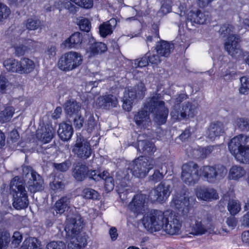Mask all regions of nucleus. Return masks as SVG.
<instances>
[{
  "instance_id": "obj_1",
  "label": "nucleus",
  "mask_w": 249,
  "mask_h": 249,
  "mask_svg": "<svg viewBox=\"0 0 249 249\" xmlns=\"http://www.w3.org/2000/svg\"><path fill=\"white\" fill-rule=\"evenodd\" d=\"M153 113L154 120L159 124H164L168 114V109L164 106L160 94L156 93L147 99L143 108L134 115L135 123L140 127L146 128L151 124L149 113Z\"/></svg>"
},
{
  "instance_id": "obj_2",
  "label": "nucleus",
  "mask_w": 249,
  "mask_h": 249,
  "mask_svg": "<svg viewBox=\"0 0 249 249\" xmlns=\"http://www.w3.org/2000/svg\"><path fill=\"white\" fill-rule=\"evenodd\" d=\"M155 161L153 160H148L142 157L130 163L128 167L125 171H119L116 175V183L117 184L118 193L120 197L122 194L127 189L126 181L130 178L135 176L137 178H142L146 176L150 170L153 168Z\"/></svg>"
},
{
  "instance_id": "obj_3",
  "label": "nucleus",
  "mask_w": 249,
  "mask_h": 249,
  "mask_svg": "<svg viewBox=\"0 0 249 249\" xmlns=\"http://www.w3.org/2000/svg\"><path fill=\"white\" fill-rule=\"evenodd\" d=\"M219 33L223 38L226 37L224 42V49L232 57H236L240 54L242 51L239 43L241 41V36L236 34L234 27L230 24H222Z\"/></svg>"
},
{
  "instance_id": "obj_4",
  "label": "nucleus",
  "mask_w": 249,
  "mask_h": 249,
  "mask_svg": "<svg viewBox=\"0 0 249 249\" xmlns=\"http://www.w3.org/2000/svg\"><path fill=\"white\" fill-rule=\"evenodd\" d=\"M185 221L189 223L191 228V233L196 235H201L206 233L211 227L212 218L208 212L202 210L194 215L189 213L185 217Z\"/></svg>"
},
{
  "instance_id": "obj_5",
  "label": "nucleus",
  "mask_w": 249,
  "mask_h": 249,
  "mask_svg": "<svg viewBox=\"0 0 249 249\" xmlns=\"http://www.w3.org/2000/svg\"><path fill=\"white\" fill-rule=\"evenodd\" d=\"M10 188L13 197V207L17 210L27 208L29 204L27 191L19 177L16 176L13 178L10 183Z\"/></svg>"
},
{
  "instance_id": "obj_6",
  "label": "nucleus",
  "mask_w": 249,
  "mask_h": 249,
  "mask_svg": "<svg viewBox=\"0 0 249 249\" xmlns=\"http://www.w3.org/2000/svg\"><path fill=\"white\" fill-rule=\"evenodd\" d=\"M166 214L161 211L154 210L144 215L142 219L144 227L151 232L160 231L161 229L164 230Z\"/></svg>"
},
{
  "instance_id": "obj_7",
  "label": "nucleus",
  "mask_w": 249,
  "mask_h": 249,
  "mask_svg": "<svg viewBox=\"0 0 249 249\" xmlns=\"http://www.w3.org/2000/svg\"><path fill=\"white\" fill-rule=\"evenodd\" d=\"M227 173V170L223 165H205L200 168L199 176L209 183H215L222 179Z\"/></svg>"
},
{
  "instance_id": "obj_8",
  "label": "nucleus",
  "mask_w": 249,
  "mask_h": 249,
  "mask_svg": "<svg viewBox=\"0 0 249 249\" xmlns=\"http://www.w3.org/2000/svg\"><path fill=\"white\" fill-rule=\"evenodd\" d=\"M70 197L63 196L56 201L53 206L49 209L46 213V225L51 227L56 218L61 215L70 207Z\"/></svg>"
},
{
  "instance_id": "obj_9",
  "label": "nucleus",
  "mask_w": 249,
  "mask_h": 249,
  "mask_svg": "<svg viewBox=\"0 0 249 249\" xmlns=\"http://www.w3.org/2000/svg\"><path fill=\"white\" fill-rule=\"evenodd\" d=\"M82 61L83 58L80 53L71 51L62 55L59 59L57 66L61 71H68L79 66Z\"/></svg>"
},
{
  "instance_id": "obj_10",
  "label": "nucleus",
  "mask_w": 249,
  "mask_h": 249,
  "mask_svg": "<svg viewBox=\"0 0 249 249\" xmlns=\"http://www.w3.org/2000/svg\"><path fill=\"white\" fill-rule=\"evenodd\" d=\"M199 178L198 166L196 163L190 162L182 165L181 179L183 182L193 185L197 182Z\"/></svg>"
},
{
  "instance_id": "obj_11",
  "label": "nucleus",
  "mask_w": 249,
  "mask_h": 249,
  "mask_svg": "<svg viewBox=\"0 0 249 249\" xmlns=\"http://www.w3.org/2000/svg\"><path fill=\"white\" fill-rule=\"evenodd\" d=\"M72 152L78 158L86 160L90 156L92 150L89 142L86 139L83 137H77Z\"/></svg>"
},
{
  "instance_id": "obj_12",
  "label": "nucleus",
  "mask_w": 249,
  "mask_h": 249,
  "mask_svg": "<svg viewBox=\"0 0 249 249\" xmlns=\"http://www.w3.org/2000/svg\"><path fill=\"white\" fill-rule=\"evenodd\" d=\"M164 231L171 235H178L181 233L182 221L179 216L173 213L166 214Z\"/></svg>"
},
{
  "instance_id": "obj_13",
  "label": "nucleus",
  "mask_w": 249,
  "mask_h": 249,
  "mask_svg": "<svg viewBox=\"0 0 249 249\" xmlns=\"http://www.w3.org/2000/svg\"><path fill=\"white\" fill-rule=\"evenodd\" d=\"M148 198L147 196L138 194L134 196L128 205L129 209L137 215L143 214L147 209Z\"/></svg>"
},
{
  "instance_id": "obj_14",
  "label": "nucleus",
  "mask_w": 249,
  "mask_h": 249,
  "mask_svg": "<svg viewBox=\"0 0 249 249\" xmlns=\"http://www.w3.org/2000/svg\"><path fill=\"white\" fill-rule=\"evenodd\" d=\"M82 228L83 220L80 215H75L70 218L68 219L64 229L66 238L75 237L79 233Z\"/></svg>"
},
{
  "instance_id": "obj_15",
  "label": "nucleus",
  "mask_w": 249,
  "mask_h": 249,
  "mask_svg": "<svg viewBox=\"0 0 249 249\" xmlns=\"http://www.w3.org/2000/svg\"><path fill=\"white\" fill-rule=\"evenodd\" d=\"M170 193V185L161 182L150 191L149 197L152 202H162L167 199Z\"/></svg>"
},
{
  "instance_id": "obj_16",
  "label": "nucleus",
  "mask_w": 249,
  "mask_h": 249,
  "mask_svg": "<svg viewBox=\"0 0 249 249\" xmlns=\"http://www.w3.org/2000/svg\"><path fill=\"white\" fill-rule=\"evenodd\" d=\"M195 109L194 105L187 102L182 105L181 109L180 107L173 106L170 114L174 119H184L187 116L193 117L195 114Z\"/></svg>"
},
{
  "instance_id": "obj_17",
  "label": "nucleus",
  "mask_w": 249,
  "mask_h": 249,
  "mask_svg": "<svg viewBox=\"0 0 249 249\" xmlns=\"http://www.w3.org/2000/svg\"><path fill=\"white\" fill-rule=\"evenodd\" d=\"M25 188L31 193L41 191L44 189V180L38 174L33 176L26 182H23Z\"/></svg>"
},
{
  "instance_id": "obj_18",
  "label": "nucleus",
  "mask_w": 249,
  "mask_h": 249,
  "mask_svg": "<svg viewBox=\"0 0 249 249\" xmlns=\"http://www.w3.org/2000/svg\"><path fill=\"white\" fill-rule=\"evenodd\" d=\"M145 91L146 89L144 83L141 82L135 87H130L125 89L124 97L134 101L136 98L142 99Z\"/></svg>"
},
{
  "instance_id": "obj_19",
  "label": "nucleus",
  "mask_w": 249,
  "mask_h": 249,
  "mask_svg": "<svg viewBox=\"0 0 249 249\" xmlns=\"http://www.w3.org/2000/svg\"><path fill=\"white\" fill-rule=\"evenodd\" d=\"M96 104L100 108L108 110L117 107L118 101L115 95L108 94L99 97L96 100Z\"/></svg>"
},
{
  "instance_id": "obj_20",
  "label": "nucleus",
  "mask_w": 249,
  "mask_h": 249,
  "mask_svg": "<svg viewBox=\"0 0 249 249\" xmlns=\"http://www.w3.org/2000/svg\"><path fill=\"white\" fill-rule=\"evenodd\" d=\"M172 203L175 208L182 214L184 219L189 216L190 202L188 197L180 196L173 198Z\"/></svg>"
},
{
  "instance_id": "obj_21",
  "label": "nucleus",
  "mask_w": 249,
  "mask_h": 249,
  "mask_svg": "<svg viewBox=\"0 0 249 249\" xmlns=\"http://www.w3.org/2000/svg\"><path fill=\"white\" fill-rule=\"evenodd\" d=\"M246 138H249V136L239 135L231 139L228 143L229 150L234 158L243 147Z\"/></svg>"
},
{
  "instance_id": "obj_22",
  "label": "nucleus",
  "mask_w": 249,
  "mask_h": 249,
  "mask_svg": "<svg viewBox=\"0 0 249 249\" xmlns=\"http://www.w3.org/2000/svg\"><path fill=\"white\" fill-rule=\"evenodd\" d=\"M88 167L81 162L73 165L72 176L77 181H82L87 178Z\"/></svg>"
},
{
  "instance_id": "obj_23",
  "label": "nucleus",
  "mask_w": 249,
  "mask_h": 249,
  "mask_svg": "<svg viewBox=\"0 0 249 249\" xmlns=\"http://www.w3.org/2000/svg\"><path fill=\"white\" fill-rule=\"evenodd\" d=\"M209 17L207 12H202L200 10L196 12H190L188 16L187 23H196L197 24H203L206 23L209 20Z\"/></svg>"
},
{
  "instance_id": "obj_24",
  "label": "nucleus",
  "mask_w": 249,
  "mask_h": 249,
  "mask_svg": "<svg viewBox=\"0 0 249 249\" xmlns=\"http://www.w3.org/2000/svg\"><path fill=\"white\" fill-rule=\"evenodd\" d=\"M54 134V130L52 126L47 124L44 128L38 130L36 133L37 138L44 143L50 142Z\"/></svg>"
},
{
  "instance_id": "obj_25",
  "label": "nucleus",
  "mask_w": 249,
  "mask_h": 249,
  "mask_svg": "<svg viewBox=\"0 0 249 249\" xmlns=\"http://www.w3.org/2000/svg\"><path fill=\"white\" fill-rule=\"evenodd\" d=\"M174 44L163 40L158 41L155 49L158 54L161 56L168 57L174 49Z\"/></svg>"
},
{
  "instance_id": "obj_26",
  "label": "nucleus",
  "mask_w": 249,
  "mask_h": 249,
  "mask_svg": "<svg viewBox=\"0 0 249 249\" xmlns=\"http://www.w3.org/2000/svg\"><path fill=\"white\" fill-rule=\"evenodd\" d=\"M225 132V127L223 123L216 121L212 123L208 129V138L213 141L217 137L221 135Z\"/></svg>"
},
{
  "instance_id": "obj_27",
  "label": "nucleus",
  "mask_w": 249,
  "mask_h": 249,
  "mask_svg": "<svg viewBox=\"0 0 249 249\" xmlns=\"http://www.w3.org/2000/svg\"><path fill=\"white\" fill-rule=\"evenodd\" d=\"M138 138L137 150L144 155H151L155 152L156 148L154 144L148 140H141Z\"/></svg>"
},
{
  "instance_id": "obj_28",
  "label": "nucleus",
  "mask_w": 249,
  "mask_h": 249,
  "mask_svg": "<svg viewBox=\"0 0 249 249\" xmlns=\"http://www.w3.org/2000/svg\"><path fill=\"white\" fill-rule=\"evenodd\" d=\"M73 133L71 125L66 123H62L59 124L57 133L61 140L68 141L71 139Z\"/></svg>"
},
{
  "instance_id": "obj_29",
  "label": "nucleus",
  "mask_w": 249,
  "mask_h": 249,
  "mask_svg": "<svg viewBox=\"0 0 249 249\" xmlns=\"http://www.w3.org/2000/svg\"><path fill=\"white\" fill-rule=\"evenodd\" d=\"M65 111L69 117L78 115L81 109V105L74 99L67 101L64 105Z\"/></svg>"
},
{
  "instance_id": "obj_30",
  "label": "nucleus",
  "mask_w": 249,
  "mask_h": 249,
  "mask_svg": "<svg viewBox=\"0 0 249 249\" xmlns=\"http://www.w3.org/2000/svg\"><path fill=\"white\" fill-rule=\"evenodd\" d=\"M83 41V36L79 32L71 35L63 43L64 46L69 48H78L80 47Z\"/></svg>"
},
{
  "instance_id": "obj_31",
  "label": "nucleus",
  "mask_w": 249,
  "mask_h": 249,
  "mask_svg": "<svg viewBox=\"0 0 249 249\" xmlns=\"http://www.w3.org/2000/svg\"><path fill=\"white\" fill-rule=\"evenodd\" d=\"M197 196L198 198L205 201H211L218 198L216 190L213 188L200 189L197 192Z\"/></svg>"
},
{
  "instance_id": "obj_32",
  "label": "nucleus",
  "mask_w": 249,
  "mask_h": 249,
  "mask_svg": "<svg viewBox=\"0 0 249 249\" xmlns=\"http://www.w3.org/2000/svg\"><path fill=\"white\" fill-rule=\"evenodd\" d=\"M243 147L235 156V159L239 162L249 164V138H246Z\"/></svg>"
},
{
  "instance_id": "obj_33",
  "label": "nucleus",
  "mask_w": 249,
  "mask_h": 249,
  "mask_svg": "<svg viewBox=\"0 0 249 249\" xmlns=\"http://www.w3.org/2000/svg\"><path fill=\"white\" fill-rule=\"evenodd\" d=\"M117 24L115 18H111L109 21L104 22L99 26V33L101 36L106 37L112 33L113 29Z\"/></svg>"
},
{
  "instance_id": "obj_34",
  "label": "nucleus",
  "mask_w": 249,
  "mask_h": 249,
  "mask_svg": "<svg viewBox=\"0 0 249 249\" xmlns=\"http://www.w3.org/2000/svg\"><path fill=\"white\" fill-rule=\"evenodd\" d=\"M23 25L28 30H36L42 29L43 22L36 17H32L25 20Z\"/></svg>"
},
{
  "instance_id": "obj_35",
  "label": "nucleus",
  "mask_w": 249,
  "mask_h": 249,
  "mask_svg": "<svg viewBox=\"0 0 249 249\" xmlns=\"http://www.w3.org/2000/svg\"><path fill=\"white\" fill-rule=\"evenodd\" d=\"M245 174L246 171L243 167L240 165H233L230 170L229 178L230 179L238 180Z\"/></svg>"
},
{
  "instance_id": "obj_36",
  "label": "nucleus",
  "mask_w": 249,
  "mask_h": 249,
  "mask_svg": "<svg viewBox=\"0 0 249 249\" xmlns=\"http://www.w3.org/2000/svg\"><path fill=\"white\" fill-rule=\"evenodd\" d=\"M89 50L91 55H95L107 51V46L103 42H94L89 45Z\"/></svg>"
},
{
  "instance_id": "obj_37",
  "label": "nucleus",
  "mask_w": 249,
  "mask_h": 249,
  "mask_svg": "<svg viewBox=\"0 0 249 249\" xmlns=\"http://www.w3.org/2000/svg\"><path fill=\"white\" fill-rule=\"evenodd\" d=\"M4 67L8 71L20 73V61L13 58L5 60L3 63Z\"/></svg>"
},
{
  "instance_id": "obj_38",
  "label": "nucleus",
  "mask_w": 249,
  "mask_h": 249,
  "mask_svg": "<svg viewBox=\"0 0 249 249\" xmlns=\"http://www.w3.org/2000/svg\"><path fill=\"white\" fill-rule=\"evenodd\" d=\"M20 73H29L31 72L35 68L34 62L27 58H23L20 61Z\"/></svg>"
},
{
  "instance_id": "obj_39",
  "label": "nucleus",
  "mask_w": 249,
  "mask_h": 249,
  "mask_svg": "<svg viewBox=\"0 0 249 249\" xmlns=\"http://www.w3.org/2000/svg\"><path fill=\"white\" fill-rule=\"evenodd\" d=\"M104 180L105 188L107 192L112 191L114 187V181L113 177L109 176L107 172H103L101 179Z\"/></svg>"
},
{
  "instance_id": "obj_40",
  "label": "nucleus",
  "mask_w": 249,
  "mask_h": 249,
  "mask_svg": "<svg viewBox=\"0 0 249 249\" xmlns=\"http://www.w3.org/2000/svg\"><path fill=\"white\" fill-rule=\"evenodd\" d=\"M227 208L230 213L234 215L240 211L241 205L238 200L231 199L228 202Z\"/></svg>"
},
{
  "instance_id": "obj_41",
  "label": "nucleus",
  "mask_w": 249,
  "mask_h": 249,
  "mask_svg": "<svg viewBox=\"0 0 249 249\" xmlns=\"http://www.w3.org/2000/svg\"><path fill=\"white\" fill-rule=\"evenodd\" d=\"M71 165V162L70 160H66L61 163H53V167L58 172H66Z\"/></svg>"
},
{
  "instance_id": "obj_42",
  "label": "nucleus",
  "mask_w": 249,
  "mask_h": 249,
  "mask_svg": "<svg viewBox=\"0 0 249 249\" xmlns=\"http://www.w3.org/2000/svg\"><path fill=\"white\" fill-rule=\"evenodd\" d=\"M77 24L81 31L89 32L91 28V23L89 20L84 17H79L77 18Z\"/></svg>"
},
{
  "instance_id": "obj_43",
  "label": "nucleus",
  "mask_w": 249,
  "mask_h": 249,
  "mask_svg": "<svg viewBox=\"0 0 249 249\" xmlns=\"http://www.w3.org/2000/svg\"><path fill=\"white\" fill-rule=\"evenodd\" d=\"M83 197L89 199H98L100 196L99 193L95 190L87 188L84 189L82 194Z\"/></svg>"
},
{
  "instance_id": "obj_44",
  "label": "nucleus",
  "mask_w": 249,
  "mask_h": 249,
  "mask_svg": "<svg viewBox=\"0 0 249 249\" xmlns=\"http://www.w3.org/2000/svg\"><path fill=\"white\" fill-rule=\"evenodd\" d=\"M22 168L23 182H26L30 178L38 174L29 166L23 165Z\"/></svg>"
},
{
  "instance_id": "obj_45",
  "label": "nucleus",
  "mask_w": 249,
  "mask_h": 249,
  "mask_svg": "<svg viewBox=\"0 0 249 249\" xmlns=\"http://www.w3.org/2000/svg\"><path fill=\"white\" fill-rule=\"evenodd\" d=\"M15 109L13 107H6L0 114V117L3 122L9 121L14 113Z\"/></svg>"
},
{
  "instance_id": "obj_46",
  "label": "nucleus",
  "mask_w": 249,
  "mask_h": 249,
  "mask_svg": "<svg viewBox=\"0 0 249 249\" xmlns=\"http://www.w3.org/2000/svg\"><path fill=\"white\" fill-rule=\"evenodd\" d=\"M241 87L239 89V92L246 94L249 90V76H243L240 78Z\"/></svg>"
},
{
  "instance_id": "obj_47",
  "label": "nucleus",
  "mask_w": 249,
  "mask_h": 249,
  "mask_svg": "<svg viewBox=\"0 0 249 249\" xmlns=\"http://www.w3.org/2000/svg\"><path fill=\"white\" fill-rule=\"evenodd\" d=\"M236 124L238 127L242 131L249 130V120L247 118H239L236 121Z\"/></svg>"
},
{
  "instance_id": "obj_48",
  "label": "nucleus",
  "mask_w": 249,
  "mask_h": 249,
  "mask_svg": "<svg viewBox=\"0 0 249 249\" xmlns=\"http://www.w3.org/2000/svg\"><path fill=\"white\" fill-rule=\"evenodd\" d=\"M87 130L88 132L91 133L94 129L97 128V123L95 121L94 117L89 115L86 124Z\"/></svg>"
},
{
  "instance_id": "obj_49",
  "label": "nucleus",
  "mask_w": 249,
  "mask_h": 249,
  "mask_svg": "<svg viewBox=\"0 0 249 249\" xmlns=\"http://www.w3.org/2000/svg\"><path fill=\"white\" fill-rule=\"evenodd\" d=\"M10 234L6 231H0V249H2L9 243Z\"/></svg>"
},
{
  "instance_id": "obj_50",
  "label": "nucleus",
  "mask_w": 249,
  "mask_h": 249,
  "mask_svg": "<svg viewBox=\"0 0 249 249\" xmlns=\"http://www.w3.org/2000/svg\"><path fill=\"white\" fill-rule=\"evenodd\" d=\"M11 86V83L5 76L0 75V94L6 93L7 89Z\"/></svg>"
},
{
  "instance_id": "obj_51",
  "label": "nucleus",
  "mask_w": 249,
  "mask_h": 249,
  "mask_svg": "<svg viewBox=\"0 0 249 249\" xmlns=\"http://www.w3.org/2000/svg\"><path fill=\"white\" fill-rule=\"evenodd\" d=\"M37 248L35 239L33 238L26 239L23 242L21 249H34Z\"/></svg>"
},
{
  "instance_id": "obj_52",
  "label": "nucleus",
  "mask_w": 249,
  "mask_h": 249,
  "mask_svg": "<svg viewBox=\"0 0 249 249\" xmlns=\"http://www.w3.org/2000/svg\"><path fill=\"white\" fill-rule=\"evenodd\" d=\"M46 249H66V246L62 241H52L46 245Z\"/></svg>"
},
{
  "instance_id": "obj_53",
  "label": "nucleus",
  "mask_w": 249,
  "mask_h": 249,
  "mask_svg": "<svg viewBox=\"0 0 249 249\" xmlns=\"http://www.w3.org/2000/svg\"><path fill=\"white\" fill-rule=\"evenodd\" d=\"M148 59L145 55L140 59L134 60V62L132 63V67L135 69L142 68L146 66L148 64Z\"/></svg>"
},
{
  "instance_id": "obj_54",
  "label": "nucleus",
  "mask_w": 249,
  "mask_h": 249,
  "mask_svg": "<svg viewBox=\"0 0 249 249\" xmlns=\"http://www.w3.org/2000/svg\"><path fill=\"white\" fill-rule=\"evenodd\" d=\"M11 13V11L5 4L0 2V20L7 18Z\"/></svg>"
},
{
  "instance_id": "obj_55",
  "label": "nucleus",
  "mask_w": 249,
  "mask_h": 249,
  "mask_svg": "<svg viewBox=\"0 0 249 249\" xmlns=\"http://www.w3.org/2000/svg\"><path fill=\"white\" fill-rule=\"evenodd\" d=\"M50 187L53 191H61L64 188V184L57 178H54L53 181L50 183Z\"/></svg>"
},
{
  "instance_id": "obj_56",
  "label": "nucleus",
  "mask_w": 249,
  "mask_h": 249,
  "mask_svg": "<svg viewBox=\"0 0 249 249\" xmlns=\"http://www.w3.org/2000/svg\"><path fill=\"white\" fill-rule=\"evenodd\" d=\"M63 7L68 10L69 12L72 15L75 14L78 11L79 8L75 6L71 1H66L62 3Z\"/></svg>"
},
{
  "instance_id": "obj_57",
  "label": "nucleus",
  "mask_w": 249,
  "mask_h": 249,
  "mask_svg": "<svg viewBox=\"0 0 249 249\" xmlns=\"http://www.w3.org/2000/svg\"><path fill=\"white\" fill-rule=\"evenodd\" d=\"M87 236L85 233L78 234L75 237V242L83 249L87 244Z\"/></svg>"
},
{
  "instance_id": "obj_58",
  "label": "nucleus",
  "mask_w": 249,
  "mask_h": 249,
  "mask_svg": "<svg viewBox=\"0 0 249 249\" xmlns=\"http://www.w3.org/2000/svg\"><path fill=\"white\" fill-rule=\"evenodd\" d=\"M145 55L148 59V62L152 64L158 65L160 62L161 60L159 54L153 53L151 54L149 52H148Z\"/></svg>"
},
{
  "instance_id": "obj_59",
  "label": "nucleus",
  "mask_w": 249,
  "mask_h": 249,
  "mask_svg": "<svg viewBox=\"0 0 249 249\" xmlns=\"http://www.w3.org/2000/svg\"><path fill=\"white\" fill-rule=\"evenodd\" d=\"M73 125L76 129H81L83 126L84 119L79 113L73 116Z\"/></svg>"
},
{
  "instance_id": "obj_60",
  "label": "nucleus",
  "mask_w": 249,
  "mask_h": 249,
  "mask_svg": "<svg viewBox=\"0 0 249 249\" xmlns=\"http://www.w3.org/2000/svg\"><path fill=\"white\" fill-rule=\"evenodd\" d=\"M22 236L18 231L14 232L12 236V245L14 248H17L21 242Z\"/></svg>"
},
{
  "instance_id": "obj_61",
  "label": "nucleus",
  "mask_w": 249,
  "mask_h": 249,
  "mask_svg": "<svg viewBox=\"0 0 249 249\" xmlns=\"http://www.w3.org/2000/svg\"><path fill=\"white\" fill-rule=\"evenodd\" d=\"M164 176L163 172H160L159 170H156L153 174L149 177V180L154 182H158L163 178Z\"/></svg>"
},
{
  "instance_id": "obj_62",
  "label": "nucleus",
  "mask_w": 249,
  "mask_h": 249,
  "mask_svg": "<svg viewBox=\"0 0 249 249\" xmlns=\"http://www.w3.org/2000/svg\"><path fill=\"white\" fill-rule=\"evenodd\" d=\"M75 3L86 9L91 8L93 6L92 0H77Z\"/></svg>"
},
{
  "instance_id": "obj_63",
  "label": "nucleus",
  "mask_w": 249,
  "mask_h": 249,
  "mask_svg": "<svg viewBox=\"0 0 249 249\" xmlns=\"http://www.w3.org/2000/svg\"><path fill=\"white\" fill-rule=\"evenodd\" d=\"M102 174H98V172L96 170H89L88 169V173L87 177L90 179H93L95 181H99L101 179Z\"/></svg>"
},
{
  "instance_id": "obj_64",
  "label": "nucleus",
  "mask_w": 249,
  "mask_h": 249,
  "mask_svg": "<svg viewBox=\"0 0 249 249\" xmlns=\"http://www.w3.org/2000/svg\"><path fill=\"white\" fill-rule=\"evenodd\" d=\"M66 239L68 241H70L68 244V249H82V248L75 242V237Z\"/></svg>"
}]
</instances>
